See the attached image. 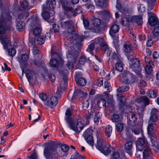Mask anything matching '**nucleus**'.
Masks as SVG:
<instances>
[{
    "mask_svg": "<svg viewBox=\"0 0 159 159\" xmlns=\"http://www.w3.org/2000/svg\"><path fill=\"white\" fill-rule=\"evenodd\" d=\"M29 16L28 13L26 12L20 14L19 15V17L20 19H26Z\"/></svg>",
    "mask_w": 159,
    "mask_h": 159,
    "instance_id": "63",
    "label": "nucleus"
},
{
    "mask_svg": "<svg viewBox=\"0 0 159 159\" xmlns=\"http://www.w3.org/2000/svg\"><path fill=\"white\" fill-rule=\"evenodd\" d=\"M124 50L125 52L128 53H129L132 50L131 46L130 45L124 44Z\"/></svg>",
    "mask_w": 159,
    "mask_h": 159,
    "instance_id": "50",
    "label": "nucleus"
},
{
    "mask_svg": "<svg viewBox=\"0 0 159 159\" xmlns=\"http://www.w3.org/2000/svg\"><path fill=\"white\" fill-rule=\"evenodd\" d=\"M132 136H130V140L128 141L125 143V148L126 150V152L130 156L132 154V152L131 149L132 148L133 141L132 140Z\"/></svg>",
    "mask_w": 159,
    "mask_h": 159,
    "instance_id": "16",
    "label": "nucleus"
},
{
    "mask_svg": "<svg viewBox=\"0 0 159 159\" xmlns=\"http://www.w3.org/2000/svg\"><path fill=\"white\" fill-rule=\"evenodd\" d=\"M59 30V27L58 25L53 24V25L52 28L50 29V31L51 33L53 32H58Z\"/></svg>",
    "mask_w": 159,
    "mask_h": 159,
    "instance_id": "56",
    "label": "nucleus"
},
{
    "mask_svg": "<svg viewBox=\"0 0 159 159\" xmlns=\"http://www.w3.org/2000/svg\"><path fill=\"white\" fill-rule=\"evenodd\" d=\"M33 34L35 36H38L41 33L42 29L40 27H36L32 31Z\"/></svg>",
    "mask_w": 159,
    "mask_h": 159,
    "instance_id": "39",
    "label": "nucleus"
},
{
    "mask_svg": "<svg viewBox=\"0 0 159 159\" xmlns=\"http://www.w3.org/2000/svg\"><path fill=\"white\" fill-rule=\"evenodd\" d=\"M65 115L66 116L65 120L68 124L75 120L72 117V111L69 108L66 109Z\"/></svg>",
    "mask_w": 159,
    "mask_h": 159,
    "instance_id": "17",
    "label": "nucleus"
},
{
    "mask_svg": "<svg viewBox=\"0 0 159 159\" xmlns=\"http://www.w3.org/2000/svg\"><path fill=\"white\" fill-rule=\"evenodd\" d=\"M143 156L144 159H152L153 154L149 145L143 148Z\"/></svg>",
    "mask_w": 159,
    "mask_h": 159,
    "instance_id": "13",
    "label": "nucleus"
},
{
    "mask_svg": "<svg viewBox=\"0 0 159 159\" xmlns=\"http://www.w3.org/2000/svg\"><path fill=\"white\" fill-rule=\"evenodd\" d=\"M106 42L104 40L101 38L98 37L95 39L94 41V42L96 44H99L100 46H101L102 44Z\"/></svg>",
    "mask_w": 159,
    "mask_h": 159,
    "instance_id": "43",
    "label": "nucleus"
},
{
    "mask_svg": "<svg viewBox=\"0 0 159 159\" xmlns=\"http://www.w3.org/2000/svg\"><path fill=\"white\" fill-rule=\"evenodd\" d=\"M16 51L13 48L10 49L8 50V53L9 56L11 57L14 56L16 54Z\"/></svg>",
    "mask_w": 159,
    "mask_h": 159,
    "instance_id": "58",
    "label": "nucleus"
},
{
    "mask_svg": "<svg viewBox=\"0 0 159 159\" xmlns=\"http://www.w3.org/2000/svg\"><path fill=\"white\" fill-rule=\"evenodd\" d=\"M122 77L124 78V82L125 84H129L130 79L131 77V73L128 71H124L122 74Z\"/></svg>",
    "mask_w": 159,
    "mask_h": 159,
    "instance_id": "18",
    "label": "nucleus"
},
{
    "mask_svg": "<svg viewBox=\"0 0 159 159\" xmlns=\"http://www.w3.org/2000/svg\"><path fill=\"white\" fill-rule=\"evenodd\" d=\"M70 49L67 53V58L69 61H71L73 62H75L79 53L73 47H70Z\"/></svg>",
    "mask_w": 159,
    "mask_h": 159,
    "instance_id": "6",
    "label": "nucleus"
},
{
    "mask_svg": "<svg viewBox=\"0 0 159 159\" xmlns=\"http://www.w3.org/2000/svg\"><path fill=\"white\" fill-rule=\"evenodd\" d=\"M137 101L138 102V105H137V111L140 113L142 112L144 110V108L149 103V98L146 96H143L139 98Z\"/></svg>",
    "mask_w": 159,
    "mask_h": 159,
    "instance_id": "4",
    "label": "nucleus"
},
{
    "mask_svg": "<svg viewBox=\"0 0 159 159\" xmlns=\"http://www.w3.org/2000/svg\"><path fill=\"white\" fill-rule=\"evenodd\" d=\"M159 35V27H155L153 30L152 33L151 34L150 36L152 38H155L156 37L158 36Z\"/></svg>",
    "mask_w": 159,
    "mask_h": 159,
    "instance_id": "37",
    "label": "nucleus"
},
{
    "mask_svg": "<svg viewBox=\"0 0 159 159\" xmlns=\"http://www.w3.org/2000/svg\"><path fill=\"white\" fill-rule=\"evenodd\" d=\"M129 119L128 120V124H132L135 123L137 121V115L134 114L132 113L129 115Z\"/></svg>",
    "mask_w": 159,
    "mask_h": 159,
    "instance_id": "28",
    "label": "nucleus"
},
{
    "mask_svg": "<svg viewBox=\"0 0 159 159\" xmlns=\"http://www.w3.org/2000/svg\"><path fill=\"white\" fill-rule=\"evenodd\" d=\"M75 120L68 124L70 128L75 131L77 134H79L83 129L84 127V124L81 122L79 121L77 122L76 125L74 124Z\"/></svg>",
    "mask_w": 159,
    "mask_h": 159,
    "instance_id": "7",
    "label": "nucleus"
},
{
    "mask_svg": "<svg viewBox=\"0 0 159 159\" xmlns=\"http://www.w3.org/2000/svg\"><path fill=\"white\" fill-rule=\"evenodd\" d=\"M87 60V58L85 55H83L80 57L79 59V63L80 65H84Z\"/></svg>",
    "mask_w": 159,
    "mask_h": 159,
    "instance_id": "52",
    "label": "nucleus"
},
{
    "mask_svg": "<svg viewBox=\"0 0 159 159\" xmlns=\"http://www.w3.org/2000/svg\"><path fill=\"white\" fill-rule=\"evenodd\" d=\"M132 16H127L124 18L121 21L122 24L124 26H126L132 23Z\"/></svg>",
    "mask_w": 159,
    "mask_h": 159,
    "instance_id": "22",
    "label": "nucleus"
},
{
    "mask_svg": "<svg viewBox=\"0 0 159 159\" xmlns=\"http://www.w3.org/2000/svg\"><path fill=\"white\" fill-rule=\"evenodd\" d=\"M130 68L134 71L140 78L142 77L141 72V68L139 61L137 59H133Z\"/></svg>",
    "mask_w": 159,
    "mask_h": 159,
    "instance_id": "5",
    "label": "nucleus"
},
{
    "mask_svg": "<svg viewBox=\"0 0 159 159\" xmlns=\"http://www.w3.org/2000/svg\"><path fill=\"white\" fill-rule=\"evenodd\" d=\"M136 145L137 150L141 151L143 150V148L149 146V144L146 139L143 137L138 139Z\"/></svg>",
    "mask_w": 159,
    "mask_h": 159,
    "instance_id": "8",
    "label": "nucleus"
},
{
    "mask_svg": "<svg viewBox=\"0 0 159 159\" xmlns=\"http://www.w3.org/2000/svg\"><path fill=\"white\" fill-rule=\"evenodd\" d=\"M25 26V23L22 21L18 22L16 25V29L19 31H21L24 28Z\"/></svg>",
    "mask_w": 159,
    "mask_h": 159,
    "instance_id": "42",
    "label": "nucleus"
},
{
    "mask_svg": "<svg viewBox=\"0 0 159 159\" xmlns=\"http://www.w3.org/2000/svg\"><path fill=\"white\" fill-rule=\"evenodd\" d=\"M107 144L106 143L103 139H100L97 140V148L100 151Z\"/></svg>",
    "mask_w": 159,
    "mask_h": 159,
    "instance_id": "23",
    "label": "nucleus"
},
{
    "mask_svg": "<svg viewBox=\"0 0 159 159\" xmlns=\"http://www.w3.org/2000/svg\"><path fill=\"white\" fill-rule=\"evenodd\" d=\"M93 113L91 110L88 111V115H87L85 118L86 122V124H88L89 123V120L91 118H93Z\"/></svg>",
    "mask_w": 159,
    "mask_h": 159,
    "instance_id": "44",
    "label": "nucleus"
},
{
    "mask_svg": "<svg viewBox=\"0 0 159 159\" xmlns=\"http://www.w3.org/2000/svg\"><path fill=\"white\" fill-rule=\"evenodd\" d=\"M60 3L62 7L66 11H68L72 12L73 14H79L82 12V8L79 6L75 8V11L71 7H69V2L66 0H59Z\"/></svg>",
    "mask_w": 159,
    "mask_h": 159,
    "instance_id": "3",
    "label": "nucleus"
},
{
    "mask_svg": "<svg viewBox=\"0 0 159 159\" xmlns=\"http://www.w3.org/2000/svg\"><path fill=\"white\" fill-rule=\"evenodd\" d=\"M100 48L102 50L104 51H108L109 49V47L106 42L101 45Z\"/></svg>",
    "mask_w": 159,
    "mask_h": 159,
    "instance_id": "59",
    "label": "nucleus"
},
{
    "mask_svg": "<svg viewBox=\"0 0 159 159\" xmlns=\"http://www.w3.org/2000/svg\"><path fill=\"white\" fill-rule=\"evenodd\" d=\"M20 4L21 7L25 10H28L31 8V7L28 5L27 2L25 0H21Z\"/></svg>",
    "mask_w": 159,
    "mask_h": 159,
    "instance_id": "32",
    "label": "nucleus"
},
{
    "mask_svg": "<svg viewBox=\"0 0 159 159\" xmlns=\"http://www.w3.org/2000/svg\"><path fill=\"white\" fill-rule=\"evenodd\" d=\"M40 20L37 17H36L35 18L33 19L31 22V25L32 26H36V27H40Z\"/></svg>",
    "mask_w": 159,
    "mask_h": 159,
    "instance_id": "33",
    "label": "nucleus"
},
{
    "mask_svg": "<svg viewBox=\"0 0 159 159\" xmlns=\"http://www.w3.org/2000/svg\"><path fill=\"white\" fill-rule=\"evenodd\" d=\"M119 30V27L118 25L116 24L114 25L110 28V34L111 36H112V34L118 32Z\"/></svg>",
    "mask_w": 159,
    "mask_h": 159,
    "instance_id": "27",
    "label": "nucleus"
},
{
    "mask_svg": "<svg viewBox=\"0 0 159 159\" xmlns=\"http://www.w3.org/2000/svg\"><path fill=\"white\" fill-rule=\"evenodd\" d=\"M49 64L51 67H56L58 66L59 62L56 59H52L50 60Z\"/></svg>",
    "mask_w": 159,
    "mask_h": 159,
    "instance_id": "46",
    "label": "nucleus"
},
{
    "mask_svg": "<svg viewBox=\"0 0 159 159\" xmlns=\"http://www.w3.org/2000/svg\"><path fill=\"white\" fill-rule=\"evenodd\" d=\"M87 142L90 144L91 146H93L94 144V140L92 136V138H90L89 137H87L86 138H84Z\"/></svg>",
    "mask_w": 159,
    "mask_h": 159,
    "instance_id": "57",
    "label": "nucleus"
},
{
    "mask_svg": "<svg viewBox=\"0 0 159 159\" xmlns=\"http://www.w3.org/2000/svg\"><path fill=\"white\" fill-rule=\"evenodd\" d=\"M111 147L108 145H106L100 151L105 155H107L111 152Z\"/></svg>",
    "mask_w": 159,
    "mask_h": 159,
    "instance_id": "25",
    "label": "nucleus"
},
{
    "mask_svg": "<svg viewBox=\"0 0 159 159\" xmlns=\"http://www.w3.org/2000/svg\"><path fill=\"white\" fill-rule=\"evenodd\" d=\"M57 148V146L54 143H50L44 149V156L48 159H56L55 158L58 155Z\"/></svg>",
    "mask_w": 159,
    "mask_h": 159,
    "instance_id": "2",
    "label": "nucleus"
},
{
    "mask_svg": "<svg viewBox=\"0 0 159 159\" xmlns=\"http://www.w3.org/2000/svg\"><path fill=\"white\" fill-rule=\"evenodd\" d=\"M112 128L111 125H107L105 128V134L107 138L110 137L112 132Z\"/></svg>",
    "mask_w": 159,
    "mask_h": 159,
    "instance_id": "30",
    "label": "nucleus"
},
{
    "mask_svg": "<svg viewBox=\"0 0 159 159\" xmlns=\"http://www.w3.org/2000/svg\"><path fill=\"white\" fill-rule=\"evenodd\" d=\"M44 11V12L42 14V16L43 18L44 19L48 20L50 18V15L48 12L47 11Z\"/></svg>",
    "mask_w": 159,
    "mask_h": 159,
    "instance_id": "60",
    "label": "nucleus"
},
{
    "mask_svg": "<svg viewBox=\"0 0 159 159\" xmlns=\"http://www.w3.org/2000/svg\"><path fill=\"white\" fill-rule=\"evenodd\" d=\"M148 14L149 17L148 22L151 26H154L158 23V18L155 13L151 11H148Z\"/></svg>",
    "mask_w": 159,
    "mask_h": 159,
    "instance_id": "10",
    "label": "nucleus"
},
{
    "mask_svg": "<svg viewBox=\"0 0 159 159\" xmlns=\"http://www.w3.org/2000/svg\"><path fill=\"white\" fill-rule=\"evenodd\" d=\"M93 25L96 27H98L101 24V21L100 19L95 18L92 20Z\"/></svg>",
    "mask_w": 159,
    "mask_h": 159,
    "instance_id": "49",
    "label": "nucleus"
},
{
    "mask_svg": "<svg viewBox=\"0 0 159 159\" xmlns=\"http://www.w3.org/2000/svg\"><path fill=\"white\" fill-rule=\"evenodd\" d=\"M116 70L119 71H122L123 70V66L121 61L117 62L115 65Z\"/></svg>",
    "mask_w": 159,
    "mask_h": 159,
    "instance_id": "45",
    "label": "nucleus"
},
{
    "mask_svg": "<svg viewBox=\"0 0 159 159\" xmlns=\"http://www.w3.org/2000/svg\"><path fill=\"white\" fill-rule=\"evenodd\" d=\"M111 57L112 59L114 61H116V62L119 61H121L122 59L120 54H116L115 52H114L112 53V54L111 56Z\"/></svg>",
    "mask_w": 159,
    "mask_h": 159,
    "instance_id": "34",
    "label": "nucleus"
},
{
    "mask_svg": "<svg viewBox=\"0 0 159 159\" xmlns=\"http://www.w3.org/2000/svg\"><path fill=\"white\" fill-rule=\"evenodd\" d=\"M138 9L139 13H143L145 10V7L143 4H140L138 5Z\"/></svg>",
    "mask_w": 159,
    "mask_h": 159,
    "instance_id": "54",
    "label": "nucleus"
},
{
    "mask_svg": "<svg viewBox=\"0 0 159 159\" xmlns=\"http://www.w3.org/2000/svg\"><path fill=\"white\" fill-rule=\"evenodd\" d=\"M129 87L126 85L121 86L117 89V91L118 93H121L128 91Z\"/></svg>",
    "mask_w": 159,
    "mask_h": 159,
    "instance_id": "40",
    "label": "nucleus"
},
{
    "mask_svg": "<svg viewBox=\"0 0 159 159\" xmlns=\"http://www.w3.org/2000/svg\"><path fill=\"white\" fill-rule=\"evenodd\" d=\"M108 107L109 108V109L111 111H112L115 108L114 103L113 102H109L108 104Z\"/></svg>",
    "mask_w": 159,
    "mask_h": 159,
    "instance_id": "61",
    "label": "nucleus"
},
{
    "mask_svg": "<svg viewBox=\"0 0 159 159\" xmlns=\"http://www.w3.org/2000/svg\"><path fill=\"white\" fill-rule=\"evenodd\" d=\"M56 2L55 0H47L45 4L43 5V11L51 10L56 7Z\"/></svg>",
    "mask_w": 159,
    "mask_h": 159,
    "instance_id": "12",
    "label": "nucleus"
},
{
    "mask_svg": "<svg viewBox=\"0 0 159 159\" xmlns=\"http://www.w3.org/2000/svg\"><path fill=\"white\" fill-rule=\"evenodd\" d=\"M111 120L114 122H118L121 121V119L118 115L115 114L111 116Z\"/></svg>",
    "mask_w": 159,
    "mask_h": 159,
    "instance_id": "41",
    "label": "nucleus"
},
{
    "mask_svg": "<svg viewBox=\"0 0 159 159\" xmlns=\"http://www.w3.org/2000/svg\"><path fill=\"white\" fill-rule=\"evenodd\" d=\"M61 25L62 28L67 30L68 33L74 32V25L71 20L61 22Z\"/></svg>",
    "mask_w": 159,
    "mask_h": 159,
    "instance_id": "9",
    "label": "nucleus"
},
{
    "mask_svg": "<svg viewBox=\"0 0 159 159\" xmlns=\"http://www.w3.org/2000/svg\"><path fill=\"white\" fill-rule=\"evenodd\" d=\"M12 19L11 16H8L5 20L2 19H0V41L5 50L7 49L11 45V43L9 35L3 36L2 34L5 31L11 30L12 28Z\"/></svg>",
    "mask_w": 159,
    "mask_h": 159,
    "instance_id": "1",
    "label": "nucleus"
},
{
    "mask_svg": "<svg viewBox=\"0 0 159 159\" xmlns=\"http://www.w3.org/2000/svg\"><path fill=\"white\" fill-rule=\"evenodd\" d=\"M123 125L122 123H119L116 124V128L118 131L121 132L123 130Z\"/></svg>",
    "mask_w": 159,
    "mask_h": 159,
    "instance_id": "55",
    "label": "nucleus"
},
{
    "mask_svg": "<svg viewBox=\"0 0 159 159\" xmlns=\"http://www.w3.org/2000/svg\"><path fill=\"white\" fill-rule=\"evenodd\" d=\"M95 44L94 42L91 43L90 45L89 46L88 48L86 49V51L92 53V51L94 49V46Z\"/></svg>",
    "mask_w": 159,
    "mask_h": 159,
    "instance_id": "53",
    "label": "nucleus"
},
{
    "mask_svg": "<svg viewBox=\"0 0 159 159\" xmlns=\"http://www.w3.org/2000/svg\"><path fill=\"white\" fill-rule=\"evenodd\" d=\"M48 76L49 79L52 82H54L56 80V76L54 74H49L48 75Z\"/></svg>",
    "mask_w": 159,
    "mask_h": 159,
    "instance_id": "64",
    "label": "nucleus"
},
{
    "mask_svg": "<svg viewBox=\"0 0 159 159\" xmlns=\"http://www.w3.org/2000/svg\"><path fill=\"white\" fill-rule=\"evenodd\" d=\"M62 81L60 84V87L62 89L65 88L67 85L68 78L66 75H63L62 78Z\"/></svg>",
    "mask_w": 159,
    "mask_h": 159,
    "instance_id": "31",
    "label": "nucleus"
},
{
    "mask_svg": "<svg viewBox=\"0 0 159 159\" xmlns=\"http://www.w3.org/2000/svg\"><path fill=\"white\" fill-rule=\"evenodd\" d=\"M72 39L73 41V43L76 45L81 46V43L84 40V38L77 34H74L72 37Z\"/></svg>",
    "mask_w": 159,
    "mask_h": 159,
    "instance_id": "15",
    "label": "nucleus"
},
{
    "mask_svg": "<svg viewBox=\"0 0 159 159\" xmlns=\"http://www.w3.org/2000/svg\"><path fill=\"white\" fill-rule=\"evenodd\" d=\"M34 74V71L31 69H28L26 70L25 75L30 83L31 80L33 79Z\"/></svg>",
    "mask_w": 159,
    "mask_h": 159,
    "instance_id": "24",
    "label": "nucleus"
},
{
    "mask_svg": "<svg viewBox=\"0 0 159 159\" xmlns=\"http://www.w3.org/2000/svg\"><path fill=\"white\" fill-rule=\"evenodd\" d=\"M145 69L146 73L148 74H151L152 71V68L150 66H147Z\"/></svg>",
    "mask_w": 159,
    "mask_h": 159,
    "instance_id": "62",
    "label": "nucleus"
},
{
    "mask_svg": "<svg viewBox=\"0 0 159 159\" xmlns=\"http://www.w3.org/2000/svg\"><path fill=\"white\" fill-rule=\"evenodd\" d=\"M131 130L132 132L136 134H138L140 133H143L142 128L139 125H134L132 126Z\"/></svg>",
    "mask_w": 159,
    "mask_h": 159,
    "instance_id": "21",
    "label": "nucleus"
},
{
    "mask_svg": "<svg viewBox=\"0 0 159 159\" xmlns=\"http://www.w3.org/2000/svg\"><path fill=\"white\" fill-rule=\"evenodd\" d=\"M118 98L120 101L119 105L121 107H122L123 106H125L126 103V98L125 97L123 96L120 95H117Z\"/></svg>",
    "mask_w": 159,
    "mask_h": 159,
    "instance_id": "35",
    "label": "nucleus"
},
{
    "mask_svg": "<svg viewBox=\"0 0 159 159\" xmlns=\"http://www.w3.org/2000/svg\"><path fill=\"white\" fill-rule=\"evenodd\" d=\"M93 130L92 129V127H90L87 129L84 132L83 136L84 138H86L87 137L92 138V135L93 134Z\"/></svg>",
    "mask_w": 159,
    "mask_h": 159,
    "instance_id": "20",
    "label": "nucleus"
},
{
    "mask_svg": "<svg viewBox=\"0 0 159 159\" xmlns=\"http://www.w3.org/2000/svg\"><path fill=\"white\" fill-rule=\"evenodd\" d=\"M102 117V115L101 113L99 112H96L94 118V122L95 124H98Z\"/></svg>",
    "mask_w": 159,
    "mask_h": 159,
    "instance_id": "36",
    "label": "nucleus"
},
{
    "mask_svg": "<svg viewBox=\"0 0 159 159\" xmlns=\"http://www.w3.org/2000/svg\"><path fill=\"white\" fill-rule=\"evenodd\" d=\"M132 24H133L136 23L140 25H142L143 23L142 17L141 16H132Z\"/></svg>",
    "mask_w": 159,
    "mask_h": 159,
    "instance_id": "19",
    "label": "nucleus"
},
{
    "mask_svg": "<svg viewBox=\"0 0 159 159\" xmlns=\"http://www.w3.org/2000/svg\"><path fill=\"white\" fill-rule=\"evenodd\" d=\"M30 63L32 65H34L35 66H40L41 64L40 60L31 59L30 61Z\"/></svg>",
    "mask_w": 159,
    "mask_h": 159,
    "instance_id": "51",
    "label": "nucleus"
},
{
    "mask_svg": "<svg viewBox=\"0 0 159 159\" xmlns=\"http://www.w3.org/2000/svg\"><path fill=\"white\" fill-rule=\"evenodd\" d=\"M107 0H98L96 2V5L102 8H104L107 6Z\"/></svg>",
    "mask_w": 159,
    "mask_h": 159,
    "instance_id": "29",
    "label": "nucleus"
},
{
    "mask_svg": "<svg viewBox=\"0 0 159 159\" xmlns=\"http://www.w3.org/2000/svg\"><path fill=\"white\" fill-rule=\"evenodd\" d=\"M58 103L57 97L54 96H51L50 98L45 103V104L48 105L51 107L52 108L53 107L56 106Z\"/></svg>",
    "mask_w": 159,
    "mask_h": 159,
    "instance_id": "14",
    "label": "nucleus"
},
{
    "mask_svg": "<svg viewBox=\"0 0 159 159\" xmlns=\"http://www.w3.org/2000/svg\"><path fill=\"white\" fill-rule=\"evenodd\" d=\"M147 94L150 98H154L157 96V91L156 90L149 89L147 91Z\"/></svg>",
    "mask_w": 159,
    "mask_h": 159,
    "instance_id": "26",
    "label": "nucleus"
},
{
    "mask_svg": "<svg viewBox=\"0 0 159 159\" xmlns=\"http://www.w3.org/2000/svg\"><path fill=\"white\" fill-rule=\"evenodd\" d=\"M155 132V130L154 129L153 125L149 124L148 127V135H151L154 134Z\"/></svg>",
    "mask_w": 159,
    "mask_h": 159,
    "instance_id": "38",
    "label": "nucleus"
},
{
    "mask_svg": "<svg viewBox=\"0 0 159 159\" xmlns=\"http://www.w3.org/2000/svg\"><path fill=\"white\" fill-rule=\"evenodd\" d=\"M45 37L43 36H40L37 39L38 43L40 45H42L45 42Z\"/></svg>",
    "mask_w": 159,
    "mask_h": 159,
    "instance_id": "48",
    "label": "nucleus"
},
{
    "mask_svg": "<svg viewBox=\"0 0 159 159\" xmlns=\"http://www.w3.org/2000/svg\"><path fill=\"white\" fill-rule=\"evenodd\" d=\"M75 80L78 85L81 86H84L86 83L85 79L83 77L82 73L78 72L76 73Z\"/></svg>",
    "mask_w": 159,
    "mask_h": 159,
    "instance_id": "11",
    "label": "nucleus"
},
{
    "mask_svg": "<svg viewBox=\"0 0 159 159\" xmlns=\"http://www.w3.org/2000/svg\"><path fill=\"white\" fill-rule=\"evenodd\" d=\"M106 101L102 98H101L98 99L97 102V105L98 106L101 107L102 106H105L106 105Z\"/></svg>",
    "mask_w": 159,
    "mask_h": 159,
    "instance_id": "47",
    "label": "nucleus"
}]
</instances>
